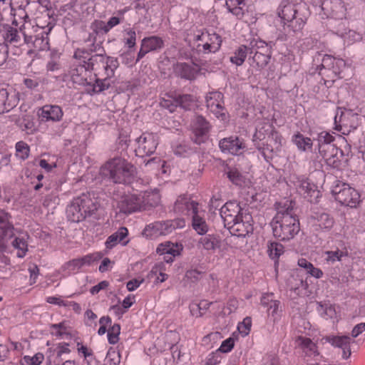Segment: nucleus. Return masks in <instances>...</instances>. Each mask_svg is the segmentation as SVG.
Instances as JSON below:
<instances>
[{
	"instance_id": "nucleus-61",
	"label": "nucleus",
	"mask_w": 365,
	"mask_h": 365,
	"mask_svg": "<svg viewBox=\"0 0 365 365\" xmlns=\"http://www.w3.org/2000/svg\"><path fill=\"white\" fill-rule=\"evenodd\" d=\"M51 328L56 329V336H61L64 333L66 330V326L64 322H61L59 324H53L51 325Z\"/></svg>"
},
{
	"instance_id": "nucleus-38",
	"label": "nucleus",
	"mask_w": 365,
	"mask_h": 365,
	"mask_svg": "<svg viewBox=\"0 0 365 365\" xmlns=\"http://www.w3.org/2000/svg\"><path fill=\"white\" fill-rule=\"evenodd\" d=\"M194 99L191 95H180L174 99L175 106H180L185 110L190 109L191 104Z\"/></svg>"
},
{
	"instance_id": "nucleus-8",
	"label": "nucleus",
	"mask_w": 365,
	"mask_h": 365,
	"mask_svg": "<svg viewBox=\"0 0 365 365\" xmlns=\"http://www.w3.org/2000/svg\"><path fill=\"white\" fill-rule=\"evenodd\" d=\"M206 105L210 112L215 114L217 118H221L222 120L226 118L222 93L218 91L208 93L206 96Z\"/></svg>"
},
{
	"instance_id": "nucleus-52",
	"label": "nucleus",
	"mask_w": 365,
	"mask_h": 365,
	"mask_svg": "<svg viewBox=\"0 0 365 365\" xmlns=\"http://www.w3.org/2000/svg\"><path fill=\"white\" fill-rule=\"evenodd\" d=\"M43 358L44 356L42 354L38 353L32 357L26 356H24V359L26 363L31 365H39L43 361Z\"/></svg>"
},
{
	"instance_id": "nucleus-49",
	"label": "nucleus",
	"mask_w": 365,
	"mask_h": 365,
	"mask_svg": "<svg viewBox=\"0 0 365 365\" xmlns=\"http://www.w3.org/2000/svg\"><path fill=\"white\" fill-rule=\"evenodd\" d=\"M106 361L109 363V365H118L120 361V354L114 350L108 351Z\"/></svg>"
},
{
	"instance_id": "nucleus-36",
	"label": "nucleus",
	"mask_w": 365,
	"mask_h": 365,
	"mask_svg": "<svg viewBox=\"0 0 365 365\" xmlns=\"http://www.w3.org/2000/svg\"><path fill=\"white\" fill-rule=\"evenodd\" d=\"M11 244L15 249L19 250L17 252V256L19 257L22 258L26 255V253L28 251V244L24 237H16Z\"/></svg>"
},
{
	"instance_id": "nucleus-45",
	"label": "nucleus",
	"mask_w": 365,
	"mask_h": 365,
	"mask_svg": "<svg viewBox=\"0 0 365 365\" xmlns=\"http://www.w3.org/2000/svg\"><path fill=\"white\" fill-rule=\"evenodd\" d=\"M16 155L22 160H25L29 157V147L28 145L23 142H18L16 145Z\"/></svg>"
},
{
	"instance_id": "nucleus-9",
	"label": "nucleus",
	"mask_w": 365,
	"mask_h": 365,
	"mask_svg": "<svg viewBox=\"0 0 365 365\" xmlns=\"http://www.w3.org/2000/svg\"><path fill=\"white\" fill-rule=\"evenodd\" d=\"M11 215L4 210H0V252L6 250L5 241L14 236V227L10 222Z\"/></svg>"
},
{
	"instance_id": "nucleus-25",
	"label": "nucleus",
	"mask_w": 365,
	"mask_h": 365,
	"mask_svg": "<svg viewBox=\"0 0 365 365\" xmlns=\"http://www.w3.org/2000/svg\"><path fill=\"white\" fill-rule=\"evenodd\" d=\"M202 248L207 251L215 252L220 247V240L219 236L215 235H207L202 237L198 242Z\"/></svg>"
},
{
	"instance_id": "nucleus-31",
	"label": "nucleus",
	"mask_w": 365,
	"mask_h": 365,
	"mask_svg": "<svg viewBox=\"0 0 365 365\" xmlns=\"http://www.w3.org/2000/svg\"><path fill=\"white\" fill-rule=\"evenodd\" d=\"M192 226L199 235H205L208 231V225L198 212L192 215Z\"/></svg>"
},
{
	"instance_id": "nucleus-20",
	"label": "nucleus",
	"mask_w": 365,
	"mask_h": 365,
	"mask_svg": "<svg viewBox=\"0 0 365 365\" xmlns=\"http://www.w3.org/2000/svg\"><path fill=\"white\" fill-rule=\"evenodd\" d=\"M327 340L333 346L342 349V357L344 359L351 356L350 344L351 339L349 336H329Z\"/></svg>"
},
{
	"instance_id": "nucleus-11",
	"label": "nucleus",
	"mask_w": 365,
	"mask_h": 365,
	"mask_svg": "<svg viewBox=\"0 0 365 365\" xmlns=\"http://www.w3.org/2000/svg\"><path fill=\"white\" fill-rule=\"evenodd\" d=\"M319 153L329 165L334 168L339 166L341 158L344 156L343 151L332 143L329 145H323L322 148H319Z\"/></svg>"
},
{
	"instance_id": "nucleus-22",
	"label": "nucleus",
	"mask_w": 365,
	"mask_h": 365,
	"mask_svg": "<svg viewBox=\"0 0 365 365\" xmlns=\"http://www.w3.org/2000/svg\"><path fill=\"white\" fill-rule=\"evenodd\" d=\"M314 63L317 66V69L319 70V74H321V70L322 68L332 70L334 73H336L337 71L334 67L335 58L329 55H323L322 53H318L314 57Z\"/></svg>"
},
{
	"instance_id": "nucleus-43",
	"label": "nucleus",
	"mask_w": 365,
	"mask_h": 365,
	"mask_svg": "<svg viewBox=\"0 0 365 365\" xmlns=\"http://www.w3.org/2000/svg\"><path fill=\"white\" fill-rule=\"evenodd\" d=\"M325 255L327 256L326 259L328 262L334 263L336 261H341L343 257L347 255V252L336 249V250L334 251H327Z\"/></svg>"
},
{
	"instance_id": "nucleus-26",
	"label": "nucleus",
	"mask_w": 365,
	"mask_h": 365,
	"mask_svg": "<svg viewBox=\"0 0 365 365\" xmlns=\"http://www.w3.org/2000/svg\"><path fill=\"white\" fill-rule=\"evenodd\" d=\"M182 250V245L178 243H171L166 242L159 245L157 248V252L161 255H170L173 256H178Z\"/></svg>"
},
{
	"instance_id": "nucleus-41",
	"label": "nucleus",
	"mask_w": 365,
	"mask_h": 365,
	"mask_svg": "<svg viewBox=\"0 0 365 365\" xmlns=\"http://www.w3.org/2000/svg\"><path fill=\"white\" fill-rule=\"evenodd\" d=\"M75 68H73L71 71V75L74 81H76L75 77H81L82 76L81 79H83V76L86 75V72L90 70L89 68H87L86 63H84L83 62V60L81 61L79 59V61L77 62L76 64L74 65Z\"/></svg>"
},
{
	"instance_id": "nucleus-30",
	"label": "nucleus",
	"mask_w": 365,
	"mask_h": 365,
	"mask_svg": "<svg viewBox=\"0 0 365 365\" xmlns=\"http://www.w3.org/2000/svg\"><path fill=\"white\" fill-rule=\"evenodd\" d=\"M83 62L86 63L87 68L97 70L101 66L105 64V58L102 54H95L91 57H83Z\"/></svg>"
},
{
	"instance_id": "nucleus-35",
	"label": "nucleus",
	"mask_w": 365,
	"mask_h": 365,
	"mask_svg": "<svg viewBox=\"0 0 365 365\" xmlns=\"http://www.w3.org/2000/svg\"><path fill=\"white\" fill-rule=\"evenodd\" d=\"M24 26L22 28H20V31L22 33V35L24 36V42L26 43H33L35 47H39L41 49H45L46 46L48 44V41H46L45 45L41 46V43H43L44 39L43 38V36L41 38L38 37L37 36H31L28 35L25 31H24Z\"/></svg>"
},
{
	"instance_id": "nucleus-40",
	"label": "nucleus",
	"mask_w": 365,
	"mask_h": 365,
	"mask_svg": "<svg viewBox=\"0 0 365 365\" xmlns=\"http://www.w3.org/2000/svg\"><path fill=\"white\" fill-rule=\"evenodd\" d=\"M254 53L252 61L256 63L257 68H262L268 64L270 59L269 54H264L259 51H255Z\"/></svg>"
},
{
	"instance_id": "nucleus-29",
	"label": "nucleus",
	"mask_w": 365,
	"mask_h": 365,
	"mask_svg": "<svg viewBox=\"0 0 365 365\" xmlns=\"http://www.w3.org/2000/svg\"><path fill=\"white\" fill-rule=\"evenodd\" d=\"M312 217L314 225L320 229H329L334 225L333 219L327 213H315Z\"/></svg>"
},
{
	"instance_id": "nucleus-44",
	"label": "nucleus",
	"mask_w": 365,
	"mask_h": 365,
	"mask_svg": "<svg viewBox=\"0 0 365 365\" xmlns=\"http://www.w3.org/2000/svg\"><path fill=\"white\" fill-rule=\"evenodd\" d=\"M120 327L118 324H114L108 331V338L110 344H115L118 341Z\"/></svg>"
},
{
	"instance_id": "nucleus-23",
	"label": "nucleus",
	"mask_w": 365,
	"mask_h": 365,
	"mask_svg": "<svg viewBox=\"0 0 365 365\" xmlns=\"http://www.w3.org/2000/svg\"><path fill=\"white\" fill-rule=\"evenodd\" d=\"M16 103L14 95L10 96L5 88L0 89V113L9 111L16 106Z\"/></svg>"
},
{
	"instance_id": "nucleus-33",
	"label": "nucleus",
	"mask_w": 365,
	"mask_h": 365,
	"mask_svg": "<svg viewBox=\"0 0 365 365\" xmlns=\"http://www.w3.org/2000/svg\"><path fill=\"white\" fill-rule=\"evenodd\" d=\"M142 44L143 46L147 48V51H151L161 48L163 45V41L158 36H150L145 38L142 41Z\"/></svg>"
},
{
	"instance_id": "nucleus-18",
	"label": "nucleus",
	"mask_w": 365,
	"mask_h": 365,
	"mask_svg": "<svg viewBox=\"0 0 365 365\" xmlns=\"http://www.w3.org/2000/svg\"><path fill=\"white\" fill-rule=\"evenodd\" d=\"M210 128L209 122L202 115H197L195 119L193 125L194 142L198 145L205 142Z\"/></svg>"
},
{
	"instance_id": "nucleus-27",
	"label": "nucleus",
	"mask_w": 365,
	"mask_h": 365,
	"mask_svg": "<svg viewBox=\"0 0 365 365\" xmlns=\"http://www.w3.org/2000/svg\"><path fill=\"white\" fill-rule=\"evenodd\" d=\"M222 43L221 37L217 34H209L207 40L202 46L203 51L205 53L216 52L219 50Z\"/></svg>"
},
{
	"instance_id": "nucleus-63",
	"label": "nucleus",
	"mask_w": 365,
	"mask_h": 365,
	"mask_svg": "<svg viewBox=\"0 0 365 365\" xmlns=\"http://www.w3.org/2000/svg\"><path fill=\"white\" fill-rule=\"evenodd\" d=\"M274 300L272 293L266 294L262 297L261 304L264 307H268L271 304V302H273Z\"/></svg>"
},
{
	"instance_id": "nucleus-54",
	"label": "nucleus",
	"mask_w": 365,
	"mask_h": 365,
	"mask_svg": "<svg viewBox=\"0 0 365 365\" xmlns=\"http://www.w3.org/2000/svg\"><path fill=\"white\" fill-rule=\"evenodd\" d=\"M211 303H208L207 301H201L199 304H195L191 308V313L192 315L195 314V309L199 311V315H197V317H201L203 313L201 312V310H206L209 308V306Z\"/></svg>"
},
{
	"instance_id": "nucleus-53",
	"label": "nucleus",
	"mask_w": 365,
	"mask_h": 365,
	"mask_svg": "<svg viewBox=\"0 0 365 365\" xmlns=\"http://www.w3.org/2000/svg\"><path fill=\"white\" fill-rule=\"evenodd\" d=\"M234 346V339L232 338H228L223 341L217 351L222 353H227L232 350Z\"/></svg>"
},
{
	"instance_id": "nucleus-60",
	"label": "nucleus",
	"mask_w": 365,
	"mask_h": 365,
	"mask_svg": "<svg viewBox=\"0 0 365 365\" xmlns=\"http://www.w3.org/2000/svg\"><path fill=\"white\" fill-rule=\"evenodd\" d=\"M144 280L143 279H141V280H138L137 279H132V280H130L128 283H127V289H128V291L130 292H132V291H134L137 287H138L140 286V284L143 282Z\"/></svg>"
},
{
	"instance_id": "nucleus-58",
	"label": "nucleus",
	"mask_w": 365,
	"mask_h": 365,
	"mask_svg": "<svg viewBox=\"0 0 365 365\" xmlns=\"http://www.w3.org/2000/svg\"><path fill=\"white\" fill-rule=\"evenodd\" d=\"M365 331V322L356 324L352 329L351 336L354 338L357 337L360 334Z\"/></svg>"
},
{
	"instance_id": "nucleus-2",
	"label": "nucleus",
	"mask_w": 365,
	"mask_h": 365,
	"mask_svg": "<svg viewBox=\"0 0 365 365\" xmlns=\"http://www.w3.org/2000/svg\"><path fill=\"white\" fill-rule=\"evenodd\" d=\"M100 207L99 202L90 193L83 194L73 200L66 210L68 220L73 222L83 220L87 216L93 215Z\"/></svg>"
},
{
	"instance_id": "nucleus-48",
	"label": "nucleus",
	"mask_w": 365,
	"mask_h": 365,
	"mask_svg": "<svg viewBox=\"0 0 365 365\" xmlns=\"http://www.w3.org/2000/svg\"><path fill=\"white\" fill-rule=\"evenodd\" d=\"M177 71L179 75L184 78L190 79L192 77L190 66L185 63H179L177 66Z\"/></svg>"
},
{
	"instance_id": "nucleus-56",
	"label": "nucleus",
	"mask_w": 365,
	"mask_h": 365,
	"mask_svg": "<svg viewBox=\"0 0 365 365\" xmlns=\"http://www.w3.org/2000/svg\"><path fill=\"white\" fill-rule=\"evenodd\" d=\"M108 88V84H106L104 81L97 79L93 84V90L95 93H100Z\"/></svg>"
},
{
	"instance_id": "nucleus-28",
	"label": "nucleus",
	"mask_w": 365,
	"mask_h": 365,
	"mask_svg": "<svg viewBox=\"0 0 365 365\" xmlns=\"http://www.w3.org/2000/svg\"><path fill=\"white\" fill-rule=\"evenodd\" d=\"M252 53V48L246 46H240L230 57V61L237 66H241L244 63L247 54Z\"/></svg>"
},
{
	"instance_id": "nucleus-59",
	"label": "nucleus",
	"mask_w": 365,
	"mask_h": 365,
	"mask_svg": "<svg viewBox=\"0 0 365 365\" xmlns=\"http://www.w3.org/2000/svg\"><path fill=\"white\" fill-rule=\"evenodd\" d=\"M108 286V282L107 281H102L98 283L97 285L93 286L91 289V293L92 294H98L101 289H106Z\"/></svg>"
},
{
	"instance_id": "nucleus-47",
	"label": "nucleus",
	"mask_w": 365,
	"mask_h": 365,
	"mask_svg": "<svg viewBox=\"0 0 365 365\" xmlns=\"http://www.w3.org/2000/svg\"><path fill=\"white\" fill-rule=\"evenodd\" d=\"M227 178L235 184L240 185L242 182V175L237 168H230L227 173Z\"/></svg>"
},
{
	"instance_id": "nucleus-14",
	"label": "nucleus",
	"mask_w": 365,
	"mask_h": 365,
	"mask_svg": "<svg viewBox=\"0 0 365 365\" xmlns=\"http://www.w3.org/2000/svg\"><path fill=\"white\" fill-rule=\"evenodd\" d=\"M296 348L299 349L304 357L314 358L319 355L317 343L310 338L298 336L294 339Z\"/></svg>"
},
{
	"instance_id": "nucleus-10",
	"label": "nucleus",
	"mask_w": 365,
	"mask_h": 365,
	"mask_svg": "<svg viewBox=\"0 0 365 365\" xmlns=\"http://www.w3.org/2000/svg\"><path fill=\"white\" fill-rule=\"evenodd\" d=\"M175 222H155L148 225L144 230L143 235L148 237H156L160 235H167L175 230Z\"/></svg>"
},
{
	"instance_id": "nucleus-19",
	"label": "nucleus",
	"mask_w": 365,
	"mask_h": 365,
	"mask_svg": "<svg viewBox=\"0 0 365 365\" xmlns=\"http://www.w3.org/2000/svg\"><path fill=\"white\" fill-rule=\"evenodd\" d=\"M138 195H125L118 202L120 212L130 214L135 211H141Z\"/></svg>"
},
{
	"instance_id": "nucleus-7",
	"label": "nucleus",
	"mask_w": 365,
	"mask_h": 365,
	"mask_svg": "<svg viewBox=\"0 0 365 365\" xmlns=\"http://www.w3.org/2000/svg\"><path fill=\"white\" fill-rule=\"evenodd\" d=\"M297 6L286 1H283L277 9V14L281 19V21L283 22L284 25L287 23H291L292 25H289L288 26L292 27H294V20L296 21V23H299V26L301 23L303 22L302 18L297 17Z\"/></svg>"
},
{
	"instance_id": "nucleus-37",
	"label": "nucleus",
	"mask_w": 365,
	"mask_h": 365,
	"mask_svg": "<svg viewBox=\"0 0 365 365\" xmlns=\"http://www.w3.org/2000/svg\"><path fill=\"white\" fill-rule=\"evenodd\" d=\"M5 42L13 43L17 46L21 43V36L19 31L14 28L10 27L4 35Z\"/></svg>"
},
{
	"instance_id": "nucleus-64",
	"label": "nucleus",
	"mask_w": 365,
	"mask_h": 365,
	"mask_svg": "<svg viewBox=\"0 0 365 365\" xmlns=\"http://www.w3.org/2000/svg\"><path fill=\"white\" fill-rule=\"evenodd\" d=\"M250 47L252 48V53H255V48L257 49H263L267 44L263 41H254L250 43Z\"/></svg>"
},
{
	"instance_id": "nucleus-15",
	"label": "nucleus",
	"mask_w": 365,
	"mask_h": 365,
	"mask_svg": "<svg viewBox=\"0 0 365 365\" xmlns=\"http://www.w3.org/2000/svg\"><path fill=\"white\" fill-rule=\"evenodd\" d=\"M174 211L182 215H194L198 212V203L187 195H180L174 205Z\"/></svg>"
},
{
	"instance_id": "nucleus-51",
	"label": "nucleus",
	"mask_w": 365,
	"mask_h": 365,
	"mask_svg": "<svg viewBox=\"0 0 365 365\" xmlns=\"http://www.w3.org/2000/svg\"><path fill=\"white\" fill-rule=\"evenodd\" d=\"M202 274L203 273L197 269H190L186 272L185 277L192 282H196L201 279Z\"/></svg>"
},
{
	"instance_id": "nucleus-55",
	"label": "nucleus",
	"mask_w": 365,
	"mask_h": 365,
	"mask_svg": "<svg viewBox=\"0 0 365 365\" xmlns=\"http://www.w3.org/2000/svg\"><path fill=\"white\" fill-rule=\"evenodd\" d=\"M128 36L127 38H125V43L129 48H132L135 45L136 40V34L135 32L133 30H128L126 32Z\"/></svg>"
},
{
	"instance_id": "nucleus-4",
	"label": "nucleus",
	"mask_w": 365,
	"mask_h": 365,
	"mask_svg": "<svg viewBox=\"0 0 365 365\" xmlns=\"http://www.w3.org/2000/svg\"><path fill=\"white\" fill-rule=\"evenodd\" d=\"M331 192L335 200L345 206L356 207L361 201L359 193L346 183L337 184Z\"/></svg>"
},
{
	"instance_id": "nucleus-50",
	"label": "nucleus",
	"mask_w": 365,
	"mask_h": 365,
	"mask_svg": "<svg viewBox=\"0 0 365 365\" xmlns=\"http://www.w3.org/2000/svg\"><path fill=\"white\" fill-rule=\"evenodd\" d=\"M251 328V319L245 318L243 322L238 326V330L243 336H247Z\"/></svg>"
},
{
	"instance_id": "nucleus-34",
	"label": "nucleus",
	"mask_w": 365,
	"mask_h": 365,
	"mask_svg": "<svg viewBox=\"0 0 365 365\" xmlns=\"http://www.w3.org/2000/svg\"><path fill=\"white\" fill-rule=\"evenodd\" d=\"M281 145V136L274 130H272L268 136L267 149L273 151L274 149L279 150Z\"/></svg>"
},
{
	"instance_id": "nucleus-1",
	"label": "nucleus",
	"mask_w": 365,
	"mask_h": 365,
	"mask_svg": "<svg viewBox=\"0 0 365 365\" xmlns=\"http://www.w3.org/2000/svg\"><path fill=\"white\" fill-rule=\"evenodd\" d=\"M273 235L282 241L289 240L299 232V222L292 209L279 212L271 222Z\"/></svg>"
},
{
	"instance_id": "nucleus-3",
	"label": "nucleus",
	"mask_w": 365,
	"mask_h": 365,
	"mask_svg": "<svg viewBox=\"0 0 365 365\" xmlns=\"http://www.w3.org/2000/svg\"><path fill=\"white\" fill-rule=\"evenodd\" d=\"M133 165L120 158H114L105 163L100 174L115 183H125L134 173Z\"/></svg>"
},
{
	"instance_id": "nucleus-5",
	"label": "nucleus",
	"mask_w": 365,
	"mask_h": 365,
	"mask_svg": "<svg viewBox=\"0 0 365 365\" xmlns=\"http://www.w3.org/2000/svg\"><path fill=\"white\" fill-rule=\"evenodd\" d=\"M135 152L138 156L143 157L155 153L158 144L156 136L150 133H144L135 139Z\"/></svg>"
},
{
	"instance_id": "nucleus-21",
	"label": "nucleus",
	"mask_w": 365,
	"mask_h": 365,
	"mask_svg": "<svg viewBox=\"0 0 365 365\" xmlns=\"http://www.w3.org/2000/svg\"><path fill=\"white\" fill-rule=\"evenodd\" d=\"M40 117L42 120L59 121L63 116V111L58 106L46 105L41 109Z\"/></svg>"
},
{
	"instance_id": "nucleus-39",
	"label": "nucleus",
	"mask_w": 365,
	"mask_h": 365,
	"mask_svg": "<svg viewBox=\"0 0 365 365\" xmlns=\"http://www.w3.org/2000/svg\"><path fill=\"white\" fill-rule=\"evenodd\" d=\"M267 252L272 259L278 258L284 252V247L278 242H269Z\"/></svg>"
},
{
	"instance_id": "nucleus-62",
	"label": "nucleus",
	"mask_w": 365,
	"mask_h": 365,
	"mask_svg": "<svg viewBox=\"0 0 365 365\" xmlns=\"http://www.w3.org/2000/svg\"><path fill=\"white\" fill-rule=\"evenodd\" d=\"M105 63H107L108 66L113 70H115L119 65L117 58L113 57H108L105 58Z\"/></svg>"
},
{
	"instance_id": "nucleus-16",
	"label": "nucleus",
	"mask_w": 365,
	"mask_h": 365,
	"mask_svg": "<svg viewBox=\"0 0 365 365\" xmlns=\"http://www.w3.org/2000/svg\"><path fill=\"white\" fill-rule=\"evenodd\" d=\"M296 187L299 193L310 202H317L319 197V191L317 190V187L309 182L307 179H298L296 182Z\"/></svg>"
},
{
	"instance_id": "nucleus-24",
	"label": "nucleus",
	"mask_w": 365,
	"mask_h": 365,
	"mask_svg": "<svg viewBox=\"0 0 365 365\" xmlns=\"http://www.w3.org/2000/svg\"><path fill=\"white\" fill-rule=\"evenodd\" d=\"M141 210H150L159 202V195L154 192H144L138 195Z\"/></svg>"
},
{
	"instance_id": "nucleus-46",
	"label": "nucleus",
	"mask_w": 365,
	"mask_h": 365,
	"mask_svg": "<svg viewBox=\"0 0 365 365\" xmlns=\"http://www.w3.org/2000/svg\"><path fill=\"white\" fill-rule=\"evenodd\" d=\"M101 257L99 254H96V256L94 257V255H87L82 258L81 259L74 261L73 262L75 264H68L67 265L68 267H70L71 266H73V267H81V266L87 264H90L92 261L98 260Z\"/></svg>"
},
{
	"instance_id": "nucleus-32",
	"label": "nucleus",
	"mask_w": 365,
	"mask_h": 365,
	"mask_svg": "<svg viewBox=\"0 0 365 365\" xmlns=\"http://www.w3.org/2000/svg\"><path fill=\"white\" fill-rule=\"evenodd\" d=\"M293 142L299 150L303 151L312 148V140L311 138L304 137L299 133H297L293 136Z\"/></svg>"
},
{
	"instance_id": "nucleus-42",
	"label": "nucleus",
	"mask_w": 365,
	"mask_h": 365,
	"mask_svg": "<svg viewBox=\"0 0 365 365\" xmlns=\"http://www.w3.org/2000/svg\"><path fill=\"white\" fill-rule=\"evenodd\" d=\"M318 148H322L323 145H329L334 140V137L326 131L319 133L317 135Z\"/></svg>"
},
{
	"instance_id": "nucleus-6",
	"label": "nucleus",
	"mask_w": 365,
	"mask_h": 365,
	"mask_svg": "<svg viewBox=\"0 0 365 365\" xmlns=\"http://www.w3.org/2000/svg\"><path fill=\"white\" fill-rule=\"evenodd\" d=\"M322 9L327 17L343 19L346 15V6L342 0H324Z\"/></svg>"
},
{
	"instance_id": "nucleus-13",
	"label": "nucleus",
	"mask_w": 365,
	"mask_h": 365,
	"mask_svg": "<svg viewBox=\"0 0 365 365\" xmlns=\"http://www.w3.org/2000/svg\"><path fill=\"white\" fill-rule=\"evenodd\" d=\"M220 214L222 218L225 227H227L233 222L238 220L242 215L240 206L234 202L225 203L220 210Z\"/></svg>"
},
{
	"instance_id": "nucleus-17",
	"label": "nucleus",
	"mask_w": 365,
	"mask_h": 365,
	"mask_svg": "<svg viewBox=\"0 0 365 365\" xmlns=\"http://www.w3.org/2000/svg\"><path fill=\"white\" fill-rule=\"evenodd\" d=\"M222 152L232 155H239L245 148L242 140L238 137H230L222 139L219 143Z\"/></svg>"
},
{
	"instance_id": "nucleus-57",
	"label": "nucleus",
	"mask_w": 365,
	"mask_h": 365,
	"mask_svg": "<svg viewBox=\"0 0 365 365\" xmlns=\"http://www.w3.org/2000/svg\"><path fill=\"white\" fill-rule=\"evenodd\" d=\"M29 271L31 281V284L35 283L39 272L38 267L36 264H32L29 267Z\"/></svg>"
},
{
	"instance_id": "nucleus-12",
	"label": "nucleus",
	"mask_w": 365,
	"mask_h": 365,
	"mask_svg": "<svg viewBox=\"0 0 365 365\" xmlns=\"http://www.w3.org/2000/svg\"><path fill=\"white\" fill-rule=\"evenodd\" d=\"M251 216L249 215H242L238 220L231 223L227 228L230 232L237 237H246L253 231L252 225L250 222Z\"/></svg>"
}]
</instances>
